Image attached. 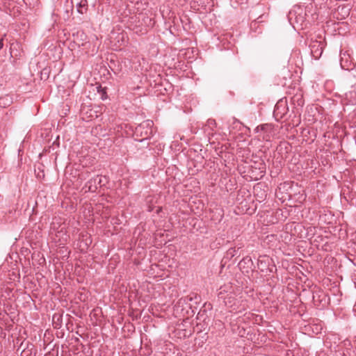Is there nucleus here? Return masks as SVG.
<instances>
[{"label":"nucleus","instance_id":"obj_1","mask_svg":"<svg viewBox=\"0 0 356 356\" xmlns=\"http://www.w3.org/2000/svg\"><path fill=\"white\" fill-rule=\"evenodd\" d=\"M258 134V139L263 141H270L275 136V131L271 124H265L258 126L254 129Z\"/></svg>","mask_w":356,"mask_h":356},{"label":"nucleus","instance_id":"obj_2","mask_svg":"<svg viewBox=\"0 0 356 356\" xmlns=\"http://www.w3.org/2000/svg\"><path fill=\"white\" fill-rule=\"evenodd\" d=\"M220 301H222L225 306L229 308L235 309L238 302L234 289L232 290V293H229L228 296H225V299H222Z\"/></svg>","mask_w":356,"mask_h":356},{"label":"nucleus","instance_id":"obj_3","mask_svg":"<svg viewBox=\"0 0 356 356\" xmlns=\"http://www.w3.org/2000/svg\"><path fill=\"white\" fill-rule=\"evenodd\" d=\"M102 177L99 176L90 179L85 185L86 191L95 192L102 186Z\"/></svg>","mask_w":356,"mask_h":356},{"label":"nucleus","instance_id":"obj_4","mask_svg":"<svg viewBox=\"0 0 356 356\" xmlns=\"http://www.w3.org/2000/svg\"><path fill=\"white\" fill-rule=\"evenodd\" d=\"M325 47L323 42H315L311 45V53L316 59L320 58Z\"/></svg>","mask_w":356,"mask_h":356},{"label":"nucleus","instance_id":"obj_5","mask_svg":"<svg viewBox=\"0 0 356 356\" xmlns=\"http://www.w3.org/2000/svg\"><path fill=\"white\" fill-rule=\"evenodd\" d=\"M234 286L230 284H225L220 287L218 292V298L219 300L225 299V296H228L229 293H232V290Z\"/></svg>","mask_w":356,"mask_h":356},{"label":"nucleus","instance_id":"obj_6","mask_svg":"<svg viewBox=\"0 0 356 356\" xmlns=\"http://www.w3.org/2000/svg\"><path fill=\"white\" fill-rule=\"evenodd\" d=\"M87 10V1L86 0H81L78 4H77V11L79 13L83 14Z\"/></svg>","mask_w":356,"mask_h":356},{"label":"nucleus","instance_id":"obj_7","mask_svg":"<svg viewBox=\"0 0 356 356\" xmlns=\"http://www.w3.org/2000/svg\"><path fill=\"white\" fill-rule=\"evenodd\" d=\"M340 12H341L343 14V18H345L346 16H348L349 15V9L345 6L338 8L337 13L339 14Z\"/></svg>","mask_w":356,"mask_h":356},{"label":"nucleus","instance_id":"obj_8","mask_svg":"<svg viewBox=\"0 0 356 356\" xmlns=\"http://www.w3.org/2000/svg\"><path fill=\"white\" fill-rule=\"evenodd\" d=\"M216 120L213 119H209L207 122L206 126L209 128L211 130H213V128L216 127Z\"/></svg>","mask_w":356,"mask_h":356},{"label":"nucleus","instance_id":"obj_9","mask_svg":"<svg viewBox=\"0 0 356 356\" xmlns=\"http://www.w3.org/2000/svg\"><path fill=\"white\" fill-rule=\"evenodd\" d=\"M153 124V122L152 121H147L143 124H141L138 127H137V130L141 129L142 127H151Z\"/></svg>","mask_w":356,"mask_h":356},{"label":"nucleus","instance_id":"obj_10","mask_svg":"<svg viewBox=\"0 0 356 356\" xmlns=\"http://www.w3.org/2000/svg\"><path fill=\"white\" fill-rule=\"evenodd\" d=\"M333 356H348L346 353L342 350H338Z\"/></svg>","mask_w":356,"mask_h":356},{"label":"nucleus","instance_id":"obj_11","mask_svg":"<svg viewBox=\"0 0 356 356\" xmlns=\"http://www.w3.org/2000/svg\"><path fill=\"white\" fill-rule=\"evenodd\" d=\"M3 38H1L0 39V50L3 48Z\"/></svg>","mask_w":356,"mask_h":356},{"label":"nucleus","instance_id":"obj_12","mask_svg":"<svg viewBox=\"0 0 356 356\" xmlns=\"http://www.w3.org/2000/svg\"><path fill=\"white\" fill-rule=\"evenodd\" d=\"M340 63H341V67L343 69H345V68L346 67V65H343V58H342V57L341 58V62H340Z\"/></svg>","mask_w":356,"mask_h":356},{"label":"nucleus","instance_id":"obj_13","mask_svg":"<svg viewBox=\"0 0 356 356\" xmlns=\"http://www.w3.org/2000/svg\"><path fill=\"white\" fill-rule=\"evenodd\" d=\"M147 19L149 21L150 26H152L154 23L152 24V19L147 18Z\"/></svg>","mask_w":356,"mask_h":356}]
</instances>
